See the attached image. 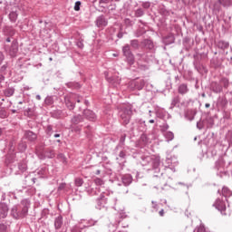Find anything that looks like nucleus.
I'll return each instance as SVG.
<instances>
[{
	"mask_svg": "<svg viewBox=\"0 0 232 232\" xmlns=\"http://www.w3.org/2000/svg\"><path fill=\"white\" fill-rule=\"evenodd\" d=\"M82 231H84V228L81 227L80 223H78V225L73 227L72 229V232H82Z\"/></svg>",
	"mask_w": 232,
	"mask_h": 232,
	"instance_id": "43",
	"label": "nucleus"
},
{
	"mask_svg": "<svg viewBox=\"0 0 232 232\" xmlns=\"http://www.w3.org/2000/svg\"><path fill=\"white\" fill-rule=\"evenodd\" d=\"M10 228V225L0 223V232H6Z\"/></svg>",
	"mask_w": 232,
	"mask_h": 232,
	"instance_id": "40",
	"label": "nucleus"
},
{
	"mask_svg": "<svg viewBox=\"0 0 232 232\" xmlns=\"http://www.w3.org/2000/svg\"><path fill=\"white\" fill-rule=\"evenodd\" d=\"M76 46H78V48L82 49V48H84V44L82 43V41H78L76 43Z\"/></svg>",
	"mask_w": 232,
	"mask_h": 232,
	"instance_id": "61",
	"label": "nucleus"
},
{
	"mask_svg": "<svg viewBox=\"0 0 232 232\" xmlns=\"http://www.w3.org/2000/svg\"><path fill=\"white\" fill-rule=\"evenodd\" d=\"M164 44H173L175 43V36L169 34L163 38Z\"/></svg>",
	"mask_w": 232,
	"mask_h": 232,
	"instance_id": "24",
	"label": "nucleus"
},
{
	"mask_svg": "<svg viewBox=\"0 0 232 232\" xmlns=\"http://www.w3.org/2000/svg\"><path fill=\"white\" fill-rule=\"evenodd\" d=\"M74 10L75 12H79V10H81V2L77 1L74 5Z\"/></svg>",
	"mask_w": 232,
	"mask_h": 232,
	"instance_id": "57",
	"label": "nucleus"
},
{
	"mask_svg": "<svg viewBox=\"0 0 232 232\" xmlns=\"http://www.w3.org/2000/svg\"><path fill=\"white\" fill-rule=\"evenodd\" d=\"M136 122L140 131H144L146 130V121L144 120H136Z\"/></svg>",
	"mask_w": 232,
	"mask_h": 232,
	"instance_id": "27",
	"label": "nucleus"
},
{
	"mask_svg": "<svg viewBox=\"0 0 232 232\" xmlns=\"http://www.w3.org/2000/svg\"><path fill=\"white\" fill-rule=\"evenodd\" d=\"M4 61H5V54H3L2 52H0V64H2Z\"/></svg>",
	"mask_w": 232,
	"mask_h": 232,
	"instance_id": "62",
	"label": "nucleus"
},
{
	"mask_svg": "<svg viewBox=\"0 0 232 232\" xmlns=\"http://www.w3.org/2000/svg\"><path fill=\"white\" fill-rule=\"evenodd\" d=\"M8 8H10L11 12L9 13V19L11 21V23H15V21H17V17L19 15V14H17V12H19L20 8L19 5H15L14 6H8Z\"/></svg>",
	"mask_w": 232,
	"mask_h": 232,
	"instance_id": "6",
	"label": "nucleus"
},
{
	"mask_svg": "<svg viewBox=\"0 0 232 232\" xmlns=\"http://www.w3.org/2000/svg\"><path fill=\"white\" fill-rule=\"evenodd\" d=\"M122 53L124 57H126L127 63L130 64V66L135 63V56L133 55V53H131L130 44H127L122 47Z\"/></svg>",
	"mask_w": 232,
	"mask_h": 232,
	"instance_id": "5",
	"label": "nucleus"
},
{
	"mask_svg": "<svg viewBox=\"0 0 232 232\" xmlns=\"http://www.w3.org/2000/svg\"><path fill=\"white\" fill-rule=\"evenodd\" d=\"M121 182L125 186H130L133 182V177L130 174L121 176Z\"/></svg>",
	"mask_w": 232,
	"mask_h": 232,
	"instance_id": "15",
	"label": "nucleus"
},
{
	"mask_svg": "<svg viewBox=\"0 0 232 232\" xmlns=\"http://www.w3.org/2000/svg\"><path fill=\"white\" fill-rule=\"evenodd\" d=\"M213 206L218 211H220L221 215H226V201L224 199L217 198Z\"/></svg>",
	"mask_w": 232,
	"mask_h": 232,
	"instance_id": "7",
	"label": "nucleus"
},
{
	"mask_svg": "<svg viewBox=\"0 0 232 232\" xmlns=\"http://www.w3.org/2000/svg\"><path fill=\"white\" fill-rule=\"evenodd\" d=\"M130 46L133 50H139L140 44L139 43V40H130Z\"/></svg>",
	"mask_w": 232,
	"mask_h": 232,
	"instance_id": "35",
	"label": "nucleus"
},
{
	"mask_svg": "<svg viewBox=\"0 0 232 232\" xmlns=\"http://www.w3.org/2000/svg\"><path fill=\"white\" fill-rule=\"evenodd\" d=\"M95 24L98 28H105L108 26V19L104 15H100L96 18Z\"/></svg>",
	"mask_w": 232,
	"mask_h": 232,
	"instance_id": "12",
	"label": "nucleus"
},
{
	"mask_svg": "<svg viewBox=\"0 0 232 232\" xmlns=\"http://www.w3.org/2000/svg\"><path fill=\"white\" fill-rule=\"evenodd\" d=\"M65 105L68 108V110H75V101L77 102H81L82 101V98L79 97L77 94H68L64 97Z\"/></svg>",
	"mask_w": 232,
	"mask_h": 232,
	"instance_id": "4",
	"label": "nucleus"
},
{
	"mask_svg": "<svg viewBox=\"0 0 232 232\" xmlns=\"http://www.w3.org/2000/svg\"><path fill=\"white\" fill-rule=\"evenodd\" d=\"M131 107L130 106H126L122 107L120 111H119V116H120V121L121 124L126 126V124H130V121L131 119Z\"/></svg>",
	"mask_w": 232,
	"mask_h": 232,
	"instance_id": "3",
	"label": "nucleus"
},
{
	"mask_svg": "<svg viewBox=\"0 0 232 232\" xmlns=\"http://www.w3.org/2000/svg\"><path fill=\"white\" fill-rule=\"evenodd\" d=\"M85 191L91 197H95L96 195H99V193H101L102 189H101V188L96 187L95 185L92 184V185H89L88 187H86Z\"/></svg>",
	"mask_w": 232,
	"mask_h": 232,
	"instance_id": "8",
	"label": "nucleus"
},
{
	"mask_svg": "<svg viewBox=\"0 0 232 232\" xmlns=\"http://www.w3.org/2000/svg\"><path fill=\"white\" fill-rule=\"evenodd\" d=\"M74 184L78 188H81V186H82V184H84V180H82V179H81V178H76L75 181H74Z\"/></svg>",
	"mask_w": 232,
	"mask_h": 232,
	"instance_id": "45",
	"label": "nucleus"
},
{
	"mask_svg": "<svg viewBox=\"0 0 232 232\" xmlns=\"http://www.w3.org/2000/svg\"><path fill=\"white\" fill-rule=\"evenodd\" d=\"M217 46L219 48V50H223V52H225L227 50V48H229V43L224 40H220L217 43Z\"/></svg>",
	"mask_w": 232,
	"mask_h": 232,
	"instance_id": "20",
	"label": "nucleus"
},
{
	"mask_svg": "<svg viewBox=\"0 0 232 232\" xmlns=\"http://www.w3.org/2000/svg\"><path fill=\"white\" fill-rule=\"evenodd\" d=\"M218 1L219 5H221L225 8H229V6H231V5H232L231 0H218Z\"/></svg>",
	"mask_w": 232,
	"mask_h": 232,
	"instance_id": "34",
	"label": "nucleus"
},
{
	"mask_svg": "<svg viewBox=\"0 0 232 232\" xmlns=\"http://www.w3.org/2000/svg\"><path fill=\"white\" fill-rule=\"evenodd\" d=\"M179 102L180 101L179 100V97L173 98L170 108H175V106H177V104H179Z\"/></svg>",
	"mask_w": 232,
	"mask_h": 232,
	"instance_id": "48",
	"label": "nucleus"
},
{
	"mask_svg": "<svg viewBox=\"0 0 232 232\" xmlns=\"http://www.w3.org/2000/svg\"><path fill=\"white\" fill-rule=\"evenodd\" d=\"M44 102L47 106H52V104H53V98L52 96H47Z\"/></svg>",
	"mask_w": 232,
	"mask_h": 232,
	"instance_id": "41",
	"label": "nucleus"
},
{
	"mask_svg": "<svg viewBox=\"0 0 232 232\" xmlns=\"http://www.w3.org/2000/svg\"><path fill=\"white\" fill-rule=\"evenodd\" d=\"M224 158H219L215 163V169L222 173L224 171Z\"/></svg>",
	"mask_w": 232,
	"mask_h": 232,
	"instance_id": "16",
	"label": "nucleus"
},
{
	"mask_svg": "<svg viewBox=\"0 0 232 232\" xmlns=\"http://www.w3.org/2000/svg\"><path fill=\"white\" fill-rule=\"evenodd\" d=\"M66 85L68 88H72L74 90H78L79 88H81V84H79L78 82H68Z\"/></svg>",
	"mask_w": 232,
	"mask_h": 232,
	"instance_id": "38",
	"label": "nucleus"
},
{
	"mask_svg": "<svg viewBox=\"0 0 232 232\" xmlns=\"http://www.w3.org/2000/svg\"><path fill=\"white\" fill-rule=\"evenodd\" d=\"M97 220L94 219H82L79 224L80 227H82L83 229H87V227H92V226L97 225Z\"/></svg>",
	"mask_w": 232,
	"mask_h": 232,
	"instance_id": "10",
	"label": "nucleus"
},
{
	"mask_svg": "<svg viewBox=\"0 0 232 232\" xmlns=\"http://www.w3.org/2000/svg\"><path fill=\"white\" fill-rule=\"evenodd\" d=\"M49 213H50V210H48V208H44L42 210V218H46Z\"/></svg>",
	"mask_w": 232,
	"mask_h": 232,
	"instance_id": "53",
	"label": "nucleus"
},
{
	"mask_svg": "<svg viewBox=\"0 0 232 232\" xmlns=\"http://www.w3.org/2000/svg\"><path fill=\"white\" fill-rule=\"evenodd\" d=\"M227 139L229 143V146H232V130H229L227 134Z\"/></svg>",
	"mask_w": 232,
	"mask_h": 232,
	"instance_id": "52",
	"label": "nucleus"
},
{
	"mask_svg": "<svg viewBox=\"0 0 232 232\" xmlns=\"http://www.w3.org/2000/svg\"><path fill=\"white\" fill-rule=\"evenodd\" d=\"M141 164L143 166H151L155 173L160 172V158L157 156H145L142 158Z\"/></svg>",
	"mask_w": 232,
	"mask_h": 232,
	"instance_id": "2",
	"label": "nucleus"
},
{
	"mask_svg": "<svg viewBox=\"0 0 232 232\" xmlns=\"http://www.w3.org/2000/svg\"><path fill=\"white\" fill-rule=\"evenodd\" d=\"M136 57L139 61H144V63H148V55L144 53H137Z\"/></svg>",
	"mask_w": 232,
	"mask_h": 232,
	"instance_id": "33",
	"label": "nucleus"
},
{
	"mask_svg": "<svg viewBox=\"0 0 232 232\" xmlns=\"http://www.w3.org/2000/svg\"><path fill=\"white\" fill-rule=\"evenodd\" d=\"M163 135L168 142H169V140H173V139H175V134H173V132H171V131H165V132H163Z\"/></svg>",
	"mask_w": 232,
	"mask_h": 232,
	"instance_id": "31",
	"label": "nucleus"
},
{
	"mask_svg": "<svg viewBox=\"0 0 232 232\" xmlns=\"http://www.w3.org/2000/svg\"><path fill=\"white\" fill-rule=\"evenodd\" d=\"M143 44L149 50H153V42L151 40H144Z\"/></svg>",
	"mask_w": 232,
	"mask_h": 232,
	"instance_id": "37",
	"label": "nucleus"
},
{
	"mask_svg": "<svg viewBox=\"0 0 232 232\" xmlns=\"http://www.w3.org/2000/svg\"><path fill=\"white\" fill-rule=\"evenodd\" d=\"M57 159L58 160H60V162H63V164H64L66 166V164H68V159L66 158V156L63 153H59L57 155Z\"/></svg>",
	"mask_w": 232,
	"mask_h": 232,
	"instance_id": "32",
	"label": "nucleus"
},
{
	"mask_svg": "<svg viewBox=\"0 0 232 232\" xmlns=\"http://www.w3.org/2000/svg\"><path fill=\"white\" fill-rule=\"evenodd\" d=\"M140 142H141V144L146 146V144H150L151 142V140H150V138H148V135L143 133V134H141V136L140 138Z\"/></svg>",
	"mask_w": 232,
	"mask_h": 232,
	"instance_id": "28",
	"label": "nucleus"
},
{
	"mask_svg": "<svg viewBox=\"0 0 232 232\" xmlns=\"http://www.w3.org/2000/svg\"><path fill=\"white\" fill-rule=\"evenodd\" d=\"M24 137L27 140H29V142H35V140H37V134L32 130H26Z\"/></svg>",
	"mask_w": 232,
	"mask_h": 232,
	"instance_id": "14",
	"label": "nucleus"
},
{
	"mask_svg": "<svg viewBox=\"0 0 232 232\" xmlns=\"http://www.w3.org/2000/svg\"><path fill=\"white\" fill-rule=\"evenodd\" d=\"M47 159H53V157H55V153L53 152V150H50L49 154L46 155Z\"/></svg>",
	"mask_w": 232,
	"mask_h": 232,
	"instance_id": "60",
	"label": "nucleus"
},
{
	"mask_svg": "<svg viewBox=\"0 0 232 232\" xmlns=\"http://www.w3.org/2000/svg\"><path fill=\"white\" fill-rule=\"evenodd\" d=\"M136 17H142L144 15V10L142 8H139L135 11Z\"/></svg>",
	"mask_w": 232,
	"mask_h": 232,
	"instance_id": "47",
	"label": "nucleus"
},
{
	"mask_svg": "<svg viewBox=\"0 0 232 232\" xmlns=\"http://www.w3.org/2000/svg\"><path fill=\"white\" fill-rule=\"evenodd\" d=\"M93 182L94 183L92 185L96 188H100V189H102V188H104V180H102V179L95 178Z\"/></svg>",
	"mask_w": 232,
	"mask_h": 232,
	"instance_id": "23",
	"label": "nucleus"
},
{
	"mask_svg": "<svg viewBox=\"0 0 232 232\" xmlns=\"http://www.w3.org/2000/svg\"><path fill=\"white\" fill-rule=\"evenodd\" d=\"M45 131H46L47 135L52 136V134L53 133V129L52 128V125H48Z\"/></svg>",
	"mask_w": 232,
	"mask_h": 232,
	"instance_id": "54",
	"label": "nucleus"
},
{
	"mask_svg": "<svg viewBox=\"0 0 232 232\" xmlns=\"http://www.w3.org/2000/svg\"><path fill=\"white\" fill-rule=\"evenodd\" d=\"M220 82L223 84L224 88H229V80L227 78H222Z\"/></svg>",
	"mask_w": 232,
	"mask_h": 232,
	"instance_id": "44",
	"label": "nucleus"
},
{
	"mask_svg": "<svg viewBox=\"0 0 232 232\" xmlns=\"http://www.w3.org/2000/svg\"><path fill=\"white\" fill-rule=\"evenodd\" d=\"M83 115L86 117V119H88V121H92V122L97 121V115H95V112L91 110H84Z\"/></svg>",
	"mask_w": 232,
	"mask_h": 232,
	"instance_id": "13",
	"label": "nucleus"
},
{
	"mask_svg": "<svg viewBox=\"0 0 232 232\" xmlns=\"http://www.w3.org/2000/svg\"><path fill=\"white\" fill-rule=\"evenodd\" d=\"M152 208H153V209H159V205L157 204V202H155V201H152Z\"/></svg>",
	"mask_w": 232,
	"mask_h": 232,
	"instance_id": "63",
	"label": "nucleus"
},
{
	"mask_svg": "<svg viewBox=\"0 0 232 232\" xmlns=\"http://www.w3.org/2000/svg\"><path fill=\"white\" fill-rule=\"evenodd\" d=\"M84 121V118H82V116L81 115H75L72 118L71 122L72 124H81V122H82Z\"/></svg>",
	"mask_w": 232,
	"mask_h": 232,
	"instance_id": "25",
	"label": "nucleus"
},
{
	"mask_svg": "<svg viewBox=\"0 0 232 232\" xmlns=\"http://www.w3.org/2000/svg\"><path fill=\"white\" fill-rule=\"evenodd\" d=\"M156 116L159 118V119H164V117H166V111H162V110H158L156 111Z\"/></svg>",
	"mask_w": 232,
	"mask_h": 232,
	"instance_id": "39",
	"label": "nucleus"
},
{
	"mask_svg": "<svg viewBox=\"0 0 232 232\" xmlns=\"http://www.w3.org/2000/svg\"><path fill=\"white\" fill-rule=\"evenodd\" d=\"M160 130L163 133H165L166 131H168V130H169V125H168V123H163L160 126Z\"/></svg>",
	"mask_w": 232,
	"mask_h": 232,
	"instance_id": "50",
	"label": "nucleus"
},
{
	"mask_svg": "<svg viewBox=\"0 0 232 232\" xmlns=\"http://www.w3.org/2000/svg\"><path fill=\"white\" fill-rule=\"evenodd\" d=\"M15 93V89L14 87H8L5 91V97H12Z\"/></svg>",
	"mask_w": 232,
	"mask_h": 232,
	"instance_id": "30",
	"label": "nucleus"
},
{
	"mask_svg": "<svg viewBox=\"0 0 232 232\" xmlns=\"http://www.w3.org/2000/svg\"><path fill=\"white\" fill-rule=\"evenodd\" d=\"M18 169H20V171H22V173H24V171L26 170V163L20 162L18 164Z\"/></svg>",
	"mask_w": 232,
	"mask_h": 232,
	"instance_id": "46",
	"label": "nucleus"
},
{
	"mask_svg": "<svg viewBox=\"0 0 232 232\" xmlns=\"http://www.w3.org/2000/svg\"><path fill=\"white\" fill-rule=\"evenodd\" d=\"M141 6L145 10H148L150 8V6H151V3H150V2H142L141 3Z\"/></svg>",
	"mask_w": 232,
	"mask_h": 232,
	"instance_id": "55",
	"label": "nucleus"
},
{
	"mask_svg": "<svg viewBox=\"0 0 232 232\" xmlns=\"http://www.w3.org/2000/svg\"><path fill=\"white\" fill-rule=\"evenodd\" d=\"M188 92H189V88H188V84L186 83H181L179 85L178 87V92L180 95H186V93H188Z\"/></svg>",
	"mask_w": 232,
	"mask_h": 232,
	"instance_id": "18",
	"label": "nucleus"
},
{
	"mask_svg": "<svg viewBox=\"0 0 232 232\" xmlns=\"http://www.w3.org/2000/svg\"><path fill=\"white\" fill-rule=\"evenodd\" d=\"M144 81L143 80H140L138 82H135L134 85H135V88L137 90H142V88H144Z\"/></svg>",
	"mask_w": 232,
	"mask_h": 232,
	"instance_id": "36",
	"label": "nucleus"
},
{
	"mask_svg": "<svg viewBox=\"0 0 232 232\" xmlns=\"http://www.w3.org/2000/svg\"><path fill=\"white\" fill-rule=\"evenodd\" d=\"M119 158H120V159H122L123 160H126V151L121 150V151L119 153Z\"/></svg>",
	"mask_w": 232,
	"mask_h": 232,
	"instance_id": "59",
	"label": "nucleus"
},
{
	"mask_svg": "<svg viewBox=\"0 0 232 232\" xmlns=\"http://www.w3.org/2000/svg\"><path fill=\"white\" fill-rule=\"evenodd\" d=\"M220 3H218H218H216L215 5H214V10L216 11V12H220V10H221V7H220Z\"/></svg>",
	"mask_w": 232,
	"mask_h": 232,
	"instance_id": "56",
	"label": "nucleus"
},
{
	"mask_svg": "<svg viewBox=\"0 0 232 232\" xmlns=\"http://www.w3.org/2000/svg\"><path fill=\"white\" fill-rule=\"evenodd\" d=\"M186 118L188 120V121H193V119H195V116L192 115V116H188V114H186Z\"/></svg>",
	"mask_w": 232,
	"mask_h": 232,
	"instance_id": "64",
	"label": "nucleus"
},
{
	"mask_svg": "<svg viewBox=\"0 0 232 232\" xmlns=\"http://www.w3.org/2000/svg\"><path fill=\"white\" fill-rule=\"evenodd\" d=\"M8 69V64H4L1 68H0V73H3V75H6V70Z\"/></svg>",
	"mask_w": 232,
	"mask_h": 232,
	"instance_id": "51",
	"label": "nucleus"
},
{
	"mask_svg": "<svg viewBox=\"0 0 232 232\" xmlns=\"http://www.w3.org/2000/svg\"><path fill=\"white\" fill-rule=\"evenodd\" d=\"M17 52H19V47L17 46V44H12L9 50L11 57H15V55H17Z\"/></svg>",
	"mask_w": 232,
	"mask_h": 232,
	"instance_id": "21",
	"label": "nucleus"
},
{
	"mask_svg": "<svg viewBox=\"0 0 232 232\" xmlns=\"http://www.w3.org/2000/svg\"><path fill=\"white\" fill-rule=\"evenodd\" d=\"M125 141H126V134H122L120 139V143L116 148H119V146H124Z\"/></svg>",
	"mask_w": 232,
	"mask_h": 232,
	"instance_id": "49",
	"label": "nucleus"
},
{
	"mask_svg": "<svg viewBox=\"0 0 232 232\" xmlns=\"http://www.w3.org/2000/svg\"><path fill=\"white\" fill-rule=\"evenodd\" d=\"M54 227L55 229H61V227H63V216H58L55 218Z\"/></svg>",
	"mask_w": 232,
	"mask_h": 232,
	"instance_id": "22",
	"label": "nucleus"
},
{
	"mask_svg": "<svg viewBox=\"0 0 232 232\" xmlns=\"http://www.w3.org/2000/svg\"><path fill=\"white\" fill-rule=\"evenodd\" d=\"M222 195L225 197V198H227V197H232V191L227 187H223L222 188Z\"/></svg>",
	"mask_w": 232,
	"mask_h": 232,
	"instance_id": "29",
	"label": "nucleus"
},
{
	"mask_svg": "<svg viewBox=\"0 0 232 232\" xmlns=\"http://www.w3.org/2000/svg\"><path fill=\"white\" fill-rule=\"evenodd\" d=\"M210 89L214 93H220V92H222V85L217 82H213L210 85Z\"/></svg>",
	"mask_w": 232,
	"mask_h": 232,
	"instance_id": "19",
	"label": "nucleus"
},
{
	"mask_svg": "<svg viewBox=\"0 0 232 232\" xmlns=\"http://www.w3.org/2000/svg\"><path fill=\"white\" fill-rule=\"evenodd\" d=\"M8 117V113L5 108H0V119H6Z\"/></svg>",
	"mask_w": 232,
	"mask_h": 232,
	"instance_id": "42",
	"label": "nucleus"
},
{
	"mask_svg": "<svg viewBox=\"0 0 232 232\" xmlns=\"http://www.w3.org/2000/svg\"><path fill=\"white\" fill-rule=\"evenodd\" d=\"M36 175L38 179H44L48 176V169L46 167H42L36 170Z\"/></svg>",
	"mask_w": 232,
	"mask_h": 232,
	"instance_id": "17",
	"label": "nucleus"
},
{
	"mask_svg": "<svg viewBox=\"0 0 232 232\" xmlns=\"http://www.w3.org/2000/svg\"><path fill=\"white\" fill-rule=\"evenodd\" d=\"M104 194V192H102L100 198L96 199L97 209H102V208H104V206H106V204L108 203V198H106Z\"/></svg>",
	"mask_w": 232,
	"mask_h": 232,
	"instance_id": "9",
	"label": "nucleus"
},
{
	"mask_svg": "<svg viewBox=\"0 0 232 232\" xmlns=\"http://www.w3.org/2000/svg\"><path fill=\"white\" fill-rule=\"evenodd\" d=\"M167 164H169V165H168V168H169V169H171V171H173V173H175V171H176L175 166H177V164H179V162H178V161H174V162H173V160L168 159V160H167Z\"/></svg>",
	"mask_w": 232,
	"mask_h": 232,
	"instance_id": "26",
	"label": "nucleus"
},
{
	"mask_svg": "<svg viewBox=\"0 0 232 232\" xmlns=\"http://www.w3.org/2000/svg\"><path fill=\"white\" fill-rule=\"evenodd\" d=\"M10 208L5 202H0V218H6L8 217V211Z\"/></svg>",
	"mask_w": 232,
	"mask_h": 232,
	"instance_id": "11",
	"label": "nucleus"
},
{
	"mask_svg": "<svg viewBox=\"0 0 232 232\" xmlns=\"http://www.w3.org/2000/svg\"><path fill=\"white\" fill-rule=\"evenodd\" d=\"M30 199L24 198L20 204L13 206L11 208V217L14 218V220H21L28 217V209H30Z\"/></svg>",
	"mask_w": 232,
	"mask_h": 232,
	"instance_id": "1",
	"label": "nucleus"
},
{
	"mask_svg": "<svg viewBox=\"0 0 232 232\" xmlns=\"http://www.w3.org/2000/svg\"><path fill=\"white\" fill-rule=\"evenodd\" d=\"M197 128L198 130H202L204 128V122L202 121H198Z\"/></svg>",
	"mask_w": 232,
	"mask_h": 232,
	"instance_id": "58",
	"label": "nucleus"
}]
</instances>
